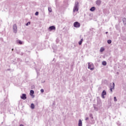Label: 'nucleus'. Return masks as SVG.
<instances>
[{"mask_svg":"<svg viewBox=\"0 0 126 126\" xmlns=\"http://www.w3.org/2000/svg\"><path fill=\"white\" fill-rule=\"evenodd\" d=\"M33 94H34V91L31 90V91H30V95H31V96H32V95H33Z\"/></svg>","mask_w":126,"mask_h":126,"instance_id":"obj_17","label":"nucleus"},{"mask_svg":"<svg viewBox=\"0 0 126 126\" xmlns=\"http://www.w3.org/2000/svg\"><path fill=\"white\" fill-rule=\"evenodd\" d=\"M40 92H41V93H44V89H41Z\"/></svg>","mask_w":126,"mask_h":126,"instance_id":"obj_24","label":"nucleus"},{"mask_svg":"<svg viewBox=\"0 0 126 126\" xmlns=\"http://www.w3.org/2000/svg\"><path fill=\"white\" fill-rule=\"evenodd\" d=\"M114 100L115 102H117V101H118V100L117 99V97H116V96L114 97Z\"/></svg>","mask_w":126,"mask_h":126,"instance_id":"obj_21","label":"nucleus"},{"mask_svg":"<svg viewBox=\"0 0 126 126\" xmlns=\"http://www.w3.org/2000/svg\"><path fill=\"white\" fill-rule=\"evenodd\" d=\"M107 33H108V32H105L106 34H107Z\"/></svg>","mask_w":126,"mask_h":126,"instance_id":"obj_27","label":"nucleus"},{"mask_svg":"<svg viewBox=\"0 0 126 126\" xmlns=\"http://www.w3.org/2000/svg\"><path fill=\"white\" fill-rule=\"evenodd\" d=\"M123 23H124V24H126V18H125L123 19Z\"/></svg>","mask_w":126,"mask_h":126,"instance_id":"obj_18","label":"nucleus"},{"mask_svg":"<svg viewBox=\"0 0 126 126\" xmlns=\"http://www.w3.org/2000/svg\"><path fill=\"white\" fill-rule=\"evenodd\" d=\"M96 3L97 5H100V4H101V0H97L96 1Z\"/></svg>","mask_w":126,"mask_h":126,"instance_id":"obj_10","label":"nucleus"},{"mask_svg":"<svg viewBox=\"0 0 126 126\" xmlns=\"http://www.w3.org/2000/svg\"><path fill=\"white\" fill-rule=\"evenodd\" d=\"M13 31L14 33L16 34L17 33V26H16V24H14L13 26Z\"/></svg>","mask_w":126,"mask_h":126,"instance_id":"obj_3","label":"nucleus"},{"mask_svg":"<svg viewBox=\"0 0 126 126\" xmlns=\"http://www.w3.org/2000/svg\"><path fill=\"white\" fill-rule=\"evenodd\" d=\"M88 120H89V118L86 117L85 119V121H88Z\"/></svg>","mask_w":126,"mask_h":126,"instance_id":"obj_25","label":"nucleus"},{"mask_svg":"<svg viewBox=\"0 0 126 126\" xmlns=\"http://www.w3.org/2000/svg\"><path fill=\"white\" fill-rule=\"evenodd\" d=\"M12 51H13V49H12Z\"/></svg>","mask_w":126,"mask_h":126,"instance_id":"obj_28","label":"nucleus"},{"mask_svg":"<svg viewBox=\"0 0 126 126\" xmlns=\"http://www.w3.org/2000/svg\"><path fill=\"white\" fill-rule=\"evenodd\" d=\"M16 43H17V44H19L20 45H22L23 44H24V42H23V41H22L20 40H17L16 41Z\"/></svg>","mask_w":126,"mask_h":126,"instance_id":"obj_9","label":"nucleus"},{"mask_svg":"<svg viewBox=\"0 0 126 126\" xmlns=\"http://www.w3.org/2000/svg\"><path fill=\"white\" fill-rule=\"evenodd\" d=\"M102 65H106L107 64V62L106 61H103L102 63Z\"/></svg>","mask_w":126,"mask_h":126,"instance_id":"obj_14","label":"nucleus"},{"mask_svg":"<svg viewBox=\"0 0 126 126\" xmlns=\"http://www.w3.org/2000/svg\"><path fill=\"white\" fill-rule=\"evenodd\" d=\"M114 88H115V83H113L112 86H111V88L110 89L111 92H113V89H114Z\"/></svg>","mask_w":126,"mask_h":126,"instance_id":"obj_8","label":"nucleus"},{"mask_svg":"<svg viewBox=\"0 0 126 126\" xmlns=\"http://www.w3.org/2000/svg\"><path fill=\"white\" fill-rule=\"evenodd\" d=\"M78 126H82V121H81V120H79Z\"/></svg>","mask_w":126,"mask_h":126,"instance_id":"obj_11","label":"nucleus"},{"mask_svg":"<svg viewBox=\"0 0 126 126\" xmlns=\"http://www.w3.org/2000/svg\"><path fill=\"white\" fill-rule=\"evenodd\" d=\"M55 29H56V27H55V26H50L48 28L49 31H53V30H55Z\"/></svg>","mask_w":126,"mask_h":126,"instance_id":"obj_6","label":"nucleus"},{"mask_svg":"<svg viewBox=\"0 0 126 126\" xmlns=\"http://www.w3.org/2000/svg\"><path fill=\"white\" fill-rule=\"evenodd\" d=\"M82 42H83V38H82L79 42V45H81V44H82Z\"/></svg>","mask_w":126,"mask_h":126,"instance_id":"obj_16","label":"nucleus"},{"mask_svg":"<svg viewBox=\"0 0 126 126\" xmlns=\"http://www.w3.org/2000/svg\"><path fill=\"white\" fill-rule=\"evenodd\" d=\"M107 95V93L106 92V91L104 90L102 92L101 94V97L103 99H105V95Z\"/></svg>","mask_w":126,"mask_h":126,"instance_id":"obj_5","label":"nucleus"},{"mask_svg":"<svg viewBox=\"0 0 126 126\" xmlns=\"http://www.w3.org/2000/svg\"><path fill=\"white\" fill-rule=\"evenodd\" d=\"M29 24H30V22H29L27 24H26V26H28V25H29Z\"/></svg>","mask_w":126,"mask_h":126,"instance_id":"obj_22","label":"nucleus"},{"mask_svg":"<svg viewBox=\"0 0 126 126\" xmlns=\"http://www.w3.org/2000/svg\"><path fill=\"white\" fill-rule=\"evenodd\" d=\"M21 98L23 100H26V98H27L26 94H22V95L21 96Z\"/></svg>","mask_w":126,"mask_h":126,"instance_id":"obj_7","label":"nucleus"},{"mask_svg":"<svg viewBox=\"0 0 126 126\" xmlns=\"http://www.w3.org/2000/svg\"><path fill=\"white\" fill-rule=\"evenodd\" d=\"M48 11H49V12H52V8L51 7H48Z\"/></svg>","mask_w":126,"mask_h":126,"instance_id":"obj_19","label":"nucleus"},{"mask_svg":"<svg viewBox=\"0 0 126 126\" xmlns=\"http://www.w3.org/2000/svg\"><path fill=\"white\" fill-rule=\"evenodd\" d=\"M88 68L90 69V70H94V64L93 63H88Z\"/></svg>","mask_w":126,"mask_h":126,"instance_id":"obj_2","label":"nucleus"},{"mask_svg":"<svg viewBox=\"0 0 126 126\" xmlns=\"http://www.w3.org/2000/svg\"><path fill=\"white\" fill-rule=\"evenodd\" d=\"M79 8V3L78 1H76L75 3L74 8L73 9V12H77L78 11Z\"/></svg>","mask_w":126,"mask_h":126,"instance_id":"obj_1","label":"nucleus"},{"mask_svg":"<svg viewBox=\"0 0 126 126\" xmlns=\"http://www.w3.org/2000/svg\"><path fill=\"white\" fill-rule=\"evenodd\" d=\"M20 126H24L23 125H20Z\"/></svg>","mask_w":126,"mask_h":126,"instance_id":"obj_26","label":"nucleus"},{"mask_svg":"<svg viewBox=\"0 0 126 126\" xmlns=\"http://www.w3.org/2000/svg\"><path fill=\"white\" fill-rule=\"evenodd\" d=\"M31 109H34L35 108V105L33 103H32L31 105Z\"/></svg>","mask_w":126,"mask_h":126,"instance_id":"obj_15","label":"nucleus"},{"mask_svg":"<svg viewBox=\"0 0 126 126\" xmlns=\"http://www.w3.org/2000/svg\"><path fill=\"white\" fill-rule=\"evenodd\" d=\"M108 44H111L112 43V40H108L107 41Z\"/></svg>","mask_w":126,"mask_h":126,"instance_id":"obj_20","label":"nucleus"},{"mask_svg":"<svg viewBox=\"0 0 126 126\" xmlns=\"http://www.w3.org/2000/svg\"><path fill=\"white\" fill-rule=\"evenodd\" d=\"M74 27L75 28H79L80 27V23L78 22H75L74 23Z\"/></svg>","mask_w":126,"mask_h":126,"instance_id":"obj_4","label":"nucleus"},{"mask_svg":"<svg viewBox=\"0 0 126 126\" xmlns=\"http://www.w3.org/2000/svg\"><path fill=\"white\" fill-rule=\"evenodd\" d=\"M39 15V12H36L35 13V15Z\"/></svg>","mask_w":126,"mask_h":126,"instance_id":"obj_23","label":"nucleus"},{"mask_svg":"<svg viewBox=\"0 0 126 126\" xmlns=\"http://www.w3.org/2000/svg\"><path fill=\"white\" fill-rule=\"evenodd\" d=\"M90 10L91 11H94V10H95V7H92L90 8Z\"/></svg>","mask_w":126,"mask_h":126,"instance_id":"obj_13","label":"nucleus"},{"mask_svg":"<svg viewBox=\"0 0 126 126\" xmlns=\"http://www.w3.org/2000/svg\"><path fill=\"white\" fill-rule=\"evenodd\" d=\"M104 51H105V48H104L103 47H101L100 49V53H103Z\"/></svg>","mask_w":126,"mask_h":126,"instance_id":"obj_12","label":"nucleus"}]
</instances>
